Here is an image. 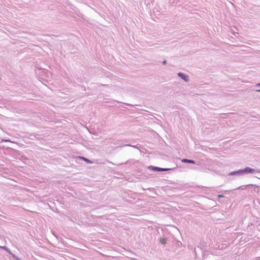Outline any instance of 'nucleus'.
Returning a JSON list of instances; mask_svg holds the SVG:
<instances>
[{"instance_id": "obj_1", "label": "nucleus", "mask_w": 260, "mask_h": 260, "mask_svg": "<svg viewBox=\"0 0 260 260\" xmlns=\"http://www.w3.org/2000/svg\"><path fill=\"white\" fill-rule=\"evenodd\" d=\"M242 175L244 173H255L256 172H260V170H255L250 167H246L244 169L241 170Z\"/></svg>"}, {"instance_id": "obj_2", "label": "nucleus", "mask_w": 260, "mask_h": 260, "mask_svg": "<svg viewBox=\"0 0 260 260\" xmlns=\"http://www.w3.org/2000/svg\"><path fill=\"white\" fill-rule=\"evenodd\" d=\"M148 169L150 170L153 171H167L169 170H171V169H167V168H161L157 167L150 166L148 167Z\"/></svg>"}, {"instance_id": "obj_3", "label": "nucleus", "mask_w": 260, "mask_h": 260, "mask_svg": "<svg viewBox=\"0 0 260 260\" xmlns=\"http://www.w3.org/2000/svg\"><path fill=\"white\" fill-rule=\"evenodd\" d=\"M178 76L184 81L187 82L189 81L188 76L187 75L180 72L178 73Z\"/></svg>"}, {"instance_id": "obj_4", "label": "nucleus", "mask_w": 260, "mask_h": 260, "mask_svg": "<svg viewBox=\"0 0 260 260\" xmlns=\"http://www.w3.org/2000/svg\"><path fill=\"white\" fill-rule=\"evenodd\" d=\"M242 175L241 170H239L238 171L231 172L230 173H229V175Z\"/></svg>"}, {"instance_id": "obj_5", "label": "nucleus", "mask_w": 260, "mask_h": 260, "mask_svg": "<svg viewBox=\"0 0 260 260\" xmlns=\"http://www.w3.org/2000/svg\"><path fill=\"white\" fill-rule=\"evenodd\" d=\"M78 158L80 160H83L84 161L86 162L88 164H92V161L90 160V159L87 158L86 157H83V156H79Z\"/></svg>"}, {"instance_id": "obj_6", "label": "nucleus", "mask_w": 260, "mask_h": 260, "mask_svg": "<svg viewBox=\"0 0 260 260\" xmlns=\"http://www.w3.org/2000/svg\"><path fill=\"white\" fill-rule=\"evenodd\" d=\"M124 146H131V147H133L134 148H137V149H139L138 147H137L136 145H131L130 144H123L122 146V147H124ZM119 147H121V146H119L117 145V146L115 147V149L118 148H119Z\"/></svg>"}, {"instance_id": "obj_7", "label": "nucleus", "mask_w": 260, "mask_h": 260, "mask_svg": "<svg viewBox=\"0 0 260 260\" xmlns=\"http://www.w3.org/2000/svg\"><path fill=\"white\" fill-rule=\"evenodd\" d=\"M182 162L185 163H191V164H196L195 161L193 160L188 159H183L182 160Z\"/></svg>"}, {"instance_id": "obj_8", "label": "nucleus", "mask_w": 260, "mask_h": 260, "mask_svg": "<svg viewBox=\"0 0 260 260\" xmlns=\"http://www.w3.org/2000/svg\"><path fill=\"white\" fill-rule=\"evenodd\" d=\"M160 242H161V243L164 244L166 243V239L165 238H161V239H160Z\"/></svg>"}, {"instance_id": "obj_9", "label": "nucleus", "mask_w": 260, "mask_h": 260, "mask_svg": "<svg viewBox=\"0 0 260 260\" xmlns=\"http://www.w3.org/2000/svg\"><path fill=\"white\" fill-rule=\"evenodd\" d=\"M22 159L24 161H27V160H28V159L27 158H26V157H25V156L22 157Z\"/></svg>"}, {"instance_id": "obj_10", "label": "nucleus", "mask_w": 260, "mask_h": 260, "mask_svg": "<svg viewBox=\"0 0 260 260\" xmlns=\"http://www.w3.org/2000/svg\"><path fill=\"white\" fill-rule=\"evenodd\" d=\"M22 159L24 161H27V160H28V159L27 158H26V157H25V156L22 157Z\"/></svg>"}, {"instance_id": "obj_11", "label": "nucleus", "mask_w": 260, "mask_h": 260, "mask_svg": "<svg viewBox=\"0 0 260 260\" xmlns=\"http://www.w3.org/2000/svg\"><path fill=\"white\" fill-rule=\"evenodd\" d=\"M2 141H3V142H10V140L9 139H3Z\"/></svg>"}, {"instance_id": "obj_12", "label": "nucleus", "mask_w": 260, "mask_h": 260, "mask_svg": "<svg viewBox=\"0 0 260 260\" xmlns=\"http://www.w3.org/2000/svg\"><path fill=\"white\" fill-rule=\"evenodd\" d=\"M167 63V61L166 60H164L163 61H162V64H166Z\"/></svg>"}, {"instance_id": "obj_13", "label": "nucleus", "mask_w": 260, "mask_h": 260, "mask_svg": "<svg viewBox=\"0 0 260 260\" xmlns=\"http://www.w3.org/2000/svg\"><path fill=\"white\" fill-rule=\"evenodd\" d=\"M255 86H256V87H260V83L256 84L255 85Z\"/></svg>"}, {"instance_id": "obj_14", "label": "nucleus", "mask_w": 260, "mask_h": 260, "mask_svg": "<svg viewBox=\"0 0 260 260\" xmlns=\"http://www.w3.org/2000/svg\"><path fill=\"white\" fill-rule=\"evenodd\" d=\"M217 197H218V198H223V196H222V195H219V196H217Z\"/></svg>"}, {"instance_id": "obj_15", "label": "nucleus", "mask_w": 260, "mask_h": 260, "mask_svg": "<svg viewBox=\"0 0 260 260\" xmlns=\"http://www.w3.org/2000/svg\"><path fill=\"white\" fill-rule=\"evenodd\" d=\"M136 161H136V160H135V159H133V160H132V162H133V163H135Z\"/></svg>"}, {"instance_id": "obj_16", "label": "nucleus", "mask_w": 260, "mask_h": 260, "mask_svg": "<svg viewBox=\"0 0 260 260\" xmlns=\"http://www.w3.org/2000/svg\"><path fill=\"white\" fill-rule=\"evenodd\" d=\"M256 91L257 92H260V89H257V90H256Z\"/></svg>"}, {"instance_id": "obj_17", "label": "nucleus", "mask_w": 260, "mask_h": 260, "mask_svg": "<svg viewBox=\"0 0 260 260\" xmlns=\"http://www.w3.org/2000/svg\"><path fill=\"white\" fill-rule=\"evenodd\" d=\"M3 249H4L5 250H6V248L5 247H3Z\"/></svg>"}]
</instances>
